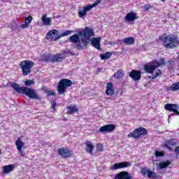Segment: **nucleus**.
<instances>
[{
  "label": "nucleus",
  "instance_id": "nucleus-19",
  "mask_svg": "<svg viewBox=\"0 0 179 179\" xmlns=\"http://www.w3.org/2000/svg\"><path fill=\"white\" fill-rule=\"evenodd\" d=\"M43 26H51V17H48L47 14H43L41 17Z\"/></svg>",
  "mask_w": 179,
  "mask_h": 179
},
{
  "label": "nucleus",
  "instance_id": "nucleus-9",
  "mask_svg": "<svg viewBox=\"0 0 179 179\" xmlns=\"http://www.w3.org/2000/svg\"><path fill=\"white\" fill-rule=\"evenodd\" d=\"M45 57V61H50V62H61L65 58L63 54H57L55 55H48Z\"/></svg>",
  "mask_w": 179,
  "mask_h": 179
},
{
  "label": "nucleus",
  "instance_id": "nucleus-36",
  "mask_svg": "<svg viewBox=\"0 0 179 179\" xmlns=\"http://www.w3.org/2000/svg\"><path fill=\"white\" fill-rule=\"evenodd\" d=\"M152 8H153V6H152L150 4H145L143 6V9L145 10V12H148V10H149V9H152Z\"/></svg>",
  "mask_w": 179,
  "mask_h": 179
},
{
  "label": "nucleus",
  "instance_id": "nucleus-48",
  "mask_svg": "<svg viewBox=\"0 0 179 179\" xmlns=\"http://www.w3.org/2000/svg\"><path fill=\"white\" fill-rule=\"evenodd\" d=\"M162 2H164V0H162Z\"/></svg>",
  "mask_w": 179,
  "mask_h": 179
},
{
  "label": "nucleus",
  "instance_id": "nucleus-35",
  "mask_svg": "<svg viewBox=\"0 0 179 179\" xmlns=\"http://www.w3.org/2000/svg\"><path fill=\"white\" fill-rule=\"evenodd\" d=\"M25 86H31V85H34V81L31 80H28L24 82Z\"/></svg>",
  "mask_w": 179,
  "mask_h": 179
},
{
  "label": "nucleus",
  "instance_id": "nucleus-21",
  "mask_svg": "<svg viewBox=\"0 0 179 179\" xmlns=\"http://www.w3.org/2000/svg\"><path fill=\"white\" fill-rule=\"evenodd\" d=\"M67 113L68 114H75V113H78V109L76 105H71L67 106Z\"/></svg>",
  "mask_w": 179,
  "mask_h": 179
},
{
  "label": "nucleus",
  "instance_id": "nucleus-10",
  "mask_svg": "<svg viewBox=\"0 0 179 179\" xmlns=\"http://www.w3.org/2000/svg\"><path fill=\"white\" fill-rule=\"evenodd\" d=\"M132 164L129 162H123L114 164L113 166L110 167V170H118L120 169H125L127 167H131Z\"/></svg>",
  "mask_w": 179,
  "mask_h": 179
},
{
  "label": "nucleus",
  "instance_id": "nucleus-27",
  "mask_svg": "<svg viewBox=\"0 0 179 179\" xmlns=\"http://www.w3.org/2000/svg\"><path fill=\"white\" fill-rule=\"evenodd\" d=\"M124 71L122 69H120L114 74V76L116 79H121V78L124 77Z\"/></svg>",
  "mask_w": 179,
  "mask_h": 179
},
{
  "label": "nucleus",
  "instance_id": "nucleus-32",
  "mask_svg": "<svg viewBox=\"0 0 179 179\" xmlns=\"http://www.w3.org/2000/svg\"><path fill=\"white\" fill-rule=\"evenodd\" d=\"M31 20H33V17H31V15H29V17L25 18L24 23H26L27 24H28V26H29V24L31 23Z\"/></svg>",
  "mask_w": 179,
  "mask_h": 179
},
{
  "label": "nucleus",
  "instance_id": "nucleus-49",
  "mask_svg": "<svg viewBox=\"0 0 179 179\" xmlns=\"http://www.w3.org/2000/svg\"><path fill=\"white\" fill-rule=\"evenodd\" d=\"M0 155H1V150H0Z\"/></svg>",
  "mask_w": 179,
  "mask_h": 179
},
{
  "label": "nucleus",
  "instance_id": "nucleus-31",
  "mask_svg": "<svg viewBox=\"0 0 179 179\" xmlns=\"http://www.w3.org/2000/svg\"><path fill=\"white\" fill-rule=\"evenodd\" d=\"M147 176L148 178H151V177H152V178H157V176H156V174H155L150 170H148V172H147Z\"/></svg>",
  "mask_w": 179,
  "mask_h": 179
},
{
  "label": "nucleus",
  "instance_id": "nucleus-33",
  "mask_svg": "<svg viewBox=\"0 0 179 179\" xmlns=\"http://www.w3.org/2000/svg\"><path fill=\"white\" fill-rule=\"evenodd\" d=\"M73 33V31H71V30H67L66 31H64V33H62L61 35H60V38L61 37H65L66 36H69V34Z\"/></svg>",
  "mask_w": 179,
  "mask_h": 179
},
{
  "label": "nucleus",
  "instance_id": "nucleus-22",
  "mask_svg": "<svg viewBox=\"0 0 179 179\" xmlns=\"http://www.w3.org/2000/svg\"><path fill=\"white\" fill-rule=\"evenodd\" d=\"M125 19L127 22H134V20H136V14L134 13H129L125 16Z\"/></svg>",
  "mask_w": 179,
  "mask_h": 179
},
{
  "label": "nucleus",
  "instance_id": "nucleus-7",
  "mask_svg": "<svg viewBox=\"0 0 179 179\" xmlns=\"http://www.w3.org/2000/svg\"><path fill=\"white\" fill-rule=\"evenodd\" d=\"M148 134V130L143 127H139L136 129L133 133L128 134V138H134V139H138L141 135H146Z\"/></svg>",
  "mask_w": 179,
  "mask_h": 179
},
{
  "label": "nucleus",
  "instance_id": "nucleus-11",
  "mask_svg": "<svg viewBox=\"0 0 179 179\" xmlns=\"http://www.w3.org/2000/svg\"><path fill=\"white\" fill-rule=\"evenodd\" d=\"M164 108L168 111H173V113H176L177 115H179V112H178L179 106L177 104H174V103L165 104Z\"/></svg>",
  "mask_w": 179,
  "mask_h": 179
},
{
  "label": "nucleus",
  "instance_id": "nucleus-16",
  "mask_svg": "<svg viewBox=\"0 0 179 179\" xmlns=\"http://www.w3.org/2000/svg\"><path fill=\"white\" fill-rule=\"evenodd\" d=\"M177 145V140L172 138L168 140L165 144L163 145L164 148H166L169 150H171V147L170 146H176Z\"/></svg>",
  "mask_w": 179,
  "mask_h": 179
},
{
  "label": "nucleus",
  "instance_id": "nucleus-24",
  "mask_svg": "<svg viewBox=\"0 0 179 179\" xmlns=\"http://www.w3.org/2000/svg\"><path fill=\"white\" fill-rule=\"evenodd\" d=\"M15 145L17 147V150L20 152V150H22V148L24 146V143L22 141L21 138H18L15 141Z\"/></svg>",
  "mask_w": 179,
  "mask_h": 179
},
{
  "label": "nucleus",
  "instance_id": "nucleus-25",
  "mask_svg": "<svg viewBox=\"0 0 179 179\" xmlns=\"http://www.w3.org/2000/svg\"><path fill=\"white\" fill-rule=\"evenodd\" d=\"M152 64L156 65L157 68H159V66H162V65H166V61L164 60V58H161L159 62L157 60H153Z\"/></svg>",
  "mask_w": 179,
  "mask_h": 179
},
{
  "label": "nucleus",
  "instance_id": "nucleus-45",
  "mask_svg": "<svg viewBox=\"0 0 179 179\" xmlns=\"http://www.w3.org/2000/svg\"><path fill=\"white\" fill-rule=\"evenodd\" d=\"M2 2H6V0H1Z\"/></svg>",
  "mask_w": 179,
  "mask_h": 179
},
{
  "label": "nucleus",
  "instance_id": "nucleus-15",
  "mask_svg": "<svg viewBox=\"0 0 179 179\" xmlns=\"http://www.w3.org/2000/svg\"><path fill=\"white\" fill-rule=\"evenodd\" d=\"M115 93V90L114 89V87L113 86V83H108L106 85V94L108 96H113Z\"/></svg>",
  "mask_w": 179,
  "mask_h": 179
},
{
  "label": "nucleus",
  "instance_id": "nucleus-39",
  "mask_svg": "<svg viewBox=\"0 0 179 179\" xmlns=\"http://www.w3.org/2000/svg\"><path fill=\"white\" fill-rule=\"evenodd\" d=\"M20 29H27V27H29V24H26V22H24V24H22L20 26Z\"/></svg>",
  "mask_w": 179,
  "mask_h": 179
},
{
  "label": "nucleus",
  "instance_id": "nucleus-29",
  "mask_svg": "<svg viewBox=\"0 0 179 179\" xmlns=\"http://www.w3.org/2000/svg\"><path fill=\"white\" fill-rule=\"evenodd\" d=\"M170 90L172 92H176L177 90H179V82L173 84L170 87Z\"/></svg>",
  "mask_w": 179,
  "mask_h": 179
},
{
  "label": "nucleus",
  "instance_id": "nucleus-30",
  "mask_svg": "<svg viewBox=\"0 0 179 179\" xmlns=\"http://www.w3.org/2000/svg\"><path fill=\"white\" fill-rule=\"evenodd\" d=\"M111 57V52H108L105 54H101L100 55V58L101 59H108Z\"/></svg>",
  "mask_w": 179,
  "mask_h": 179
},
{
  "label": "nucleus",
  "instance_id": "nucleus-47",
  "mask_svg": "<svg viewBox=\"0 0 179 179\" xmlns=\"http://www.w3.org/2000/svg\"><path fill=\"white\" fill-rule=\"evenodd\" d=\"M169 62H170L171 64H173V61H169Z\"/></svg>",
  "mask_w": 179,
  "mask_h": 179
},
{
  "label": "nucleus",
  "instance_id": "nucleus-3",
  "mask_svg": "<svg viewBox=\"0 0 179 179\" xmlns=\"http://www.w3.org/2000/svg\"><path fill=\"white\" fill-rule=\"evenodd\" d=\"M33 66H34V63L30 60H24L20 63V68H21L24 76L29 75Z\"/></svg>",
  "mask_w": 179,
  "mask_h": 179
},
{
  "label": "nucleus",
  "instance_id": "nucleus-4",
  "mask_svg": "<svg viewBox=\"0 0 179 179\" xmlns=\"http://www.w3.org/2000/svg\"><path fill=\"white\" fill-rule=\"evenodd\" d=\"M164 47L166 48H176V44H179L178 37L170 35L164 38Z\"/></svg>",
  "mask_w": 179,
  "mask_h": 179
},
{
  "label": "nucleus",
  "instance_id": "nucleus-12",
  "mask_svg": "<svg viewBox=\"0 0 179 179\" xmlns=\"http://www.w3.org/2000/svg\"><path fill=\"white\" fill-rule=\"evenodd\" d=\"M58 155L59 156H62L64 159H66L68 157H71L72 153L71 151L66 148H60L58 150Z\"/></svg>",
  "mask_w": 179,
  "mask_h": 179
},
{
  "label": "nucleus",
  "instance_id": "nucleus-28",
  "mask_svg": "<svg viewBox=\"0 0 179 179\" xmlns=\"http://www.w3.org/2000/svg\"><path fill=\"white\" fill-rule=\"evenodd\" d=\"M171 164V162L170 161H166L164 162H160L159 164V169H166L168 166H170Z\"/></svg>",
  "mask_w": 179,
  "mask_h": 179
},
{
  "label": "nucleus",
  "instance_id": "nucleus-20",
  "mask_svg": "<svg viewBox=\"0 0 179 179\" xmlns=\"http://www.w3.org/2000/svg\"><path fill=\"white\" fill-rule=\"evenodd\" d=\"M85 146H86V152L87 153H90V155H93V150L94 149V145L92 144V142L90 141H87L85 143Z\"/></svg>",
  "mask_w": 179,
  "mask_h": 179
},
{
  "label": "nucleus",
  "instance_id": "nucleus-46",
  "mask_svg": "<svg viewBox=\"0 0 179 179\" xmlns=\"http://www.w3.org/2000/svg\"><path fill=\"white\" fill-rule=\"evenodd\" d=\"M162 38H163V37H162V36H160V37H159V39L162 40Z\"/></svg>",
  "mask_w": 179,
  "mask_h": 179
},
{
  "label": "nucleus",
  "instance_id": "nucleus-5",
  "mask_svg": "<svg viewBox=\"0 0 179 179\" xmlns=\"http://www.w3.org/2000/svg\"><path fill=\"white\" fill-rule=\"evenodd\" d=\"M71 86H72V80L66 78L60 80L57 87L58 94H64L66 89Z\"/></svg>",
  "mask_w": 179,
  "mask_h": 179
},
{
  "label": "nucleus",
  "instance_id": "nucleus-8",
  "mask_svg": "<svg viewBox=\"0 0 179 179\" xmlns=\"http://www.w3.org/2000/svg\"><path fill=\"white\" fill-rule=\"evenodd\" d=\"M59 31L57 29H52L46 34V40H52L53 41H57L61 38V36L59 34Z\"/></svg>",
  "mask_w": 179,
  "mask_h": 179
},
{
  "label": "nucleus",
  "instance_id": "nucleus-44",
  "mask_svg": "<svg viewBox=\"0 0 179 179\" xmlns=\"http://www.w3.org/2000/svg\"><path fill=\"white\" fill-rule=\"evenodd\" d=\"M55 106H57V103H55V102L53 103L52 106V108L53 110H55Z\"/></svg>",
  "mask_w": 179,
  "mask_h": 179
},
{
  "label": "nucleus",
  "instance_id": "nucleus-34",
  "mask_svg": "<svg viewBox=\"0 0 179 179\" xmlns=\"http://www.w3.org/2000/svg\"><path fill=\"white\" fill-rule=\"evenodd\" d=\"M155 155L156 157H162V156H164V152H160L159 150H155Z\"/></svg>",
  "mask_w": 179,
  "mask_h": 179
},
{
  "label": "nucleus",
  "instance_id": "nucleus-41",
  "mask_svg": "<svg viewBox=\"0 0 179 179\" xmlns=\"http://www.w3.org/2000/svg\"><path fill=\"white\" fill-rule=\"evenodd\" d=\"M46 94L48 96H55V92L52 91H47Z\"/></svg>",
  "mask_w": 179,
  "mask_h": 179
},
{
  "label": "nucleus",
  "instance_id": "nucleus-43",
  "mask_svg": "<svg viewBox=\"0 0 179 179\" xmlns=\"http://www.w3.org/2000/svg\"><path fill=\"white\" fill-rule=\"evenodd\" d=\"M175 152H176V153H177V155H179V146L176 148Z\"/></svg>",
  "mask_w": 179,
  "mask_h": 179
},
{
  "label": "nucleus",
  "instance_id": "nucleus-18",
  "mask_svg": "<svg viewBox=\"0 0 179 179\" xmlns=\"http://www.w3.org/2000/svg\"><path fill=\"white\" fill-rule=\"evenodd\" d=\"M100 41H101V38H94L92 41H91V44L93 45V47H95L96 50H101V48L100 47Z\"/></svg>",
  "mask_w": 179,
  "mask_h": 179
},
{
  "label": "nucleus",
  "instance_id": "nucleus-26",
  "mask_svg": "<svg viewBox=\"0 0 179 179\" xmlns=\"http://www.w3.org/2000/svg\"><path fill=\"white\" fill-rule=\"evenodd\" d=\"M13 169H15V165L10 164L3 166V173H10V171H13Z\"/></svg>",
  "mask_w": 179,
  "mask_h": 179
},
{
  "label": "nucleus",
  "instance_id": "nucleus-13",
  "mask_svg": "<svg viewBox=\"0 0 179 179\" xmlns=\"http://www.w3.org/2000/svg\"><path fill=\"white\" fill-rule=\"evenodd\" d=\"M115 129V125L114 124H106L103 127H101L99 132H101L102 134H104V132H113Z\"/></svg>",
  "mask_w": 179,
  "mask_h": 179
},
{
  "label": "nucleus",
  "instance_id": "nucleus-6",
  "mask_svg": "<svg viewBox=\"0 0 179 179\" xmlns=\"http://www.w3.org/2000/svg\"><path fill=\"white\" fill-rule=\"evenodd\" d=\"M101 2V0H96L93 4L83 7V10L78 11L79 17H83V16H86L89 10H92L93 8H94L95 6H97V5H99Z\"/></svg>",
  "mask_w": 179,
  "mask_h": 179
},
{
  "label": "nucleus",
  "instance_id": "nucleus-40",
  "mask_svg": "<svg viewBox=\"0 0 179 179\" xmlns=\"http://www.w3.org/2000/svg\"><path fill=\"white\" fill-rule=\"evenodd\" d=\"M149 171V170L143 169L141 170V174H143V176H148V172Z\"/></svg>",
  "mask_w": 179,
  "mask_h": 179
},
{
  "label": "nucleus",
  "instance_id": "nucleus-14",
  "mask_svg": "<svg viewBox=\"0 0 179 179\" xmlns=\"http://www.w3.org/2000/svg\"><path fill=\"white\" fill-rule=\"evenodd\" d=\"M156 68H157V66L153 63H152V64H147L144 66V69L147 73H153V72L156 71Z\"/></svg>",
  "mask_w": 179,
  "mask_h": 179
},
{
  "label": "nucleus",
  "instance_id": "nucleus-37",
  "mask_svg": "<svg viewBox=\"0 0 179 179\" xmlns=\"http://www.w3.org/2000/svg\"><path fill=\"white\" fill-rule=\"evenodd\" d=\"M157 76H162V70L160 69L157 70L156 75L154 77H152V79H156Z\"/></svg>",
  "mask_w": 179,
  "mask_h": 179
},
{
  "label": "nucleus",
  "instance_id": "nucleus-2",
  "mask_svg": "<svg viewBox=\"0 0 179 179\" xmlns=\"http://www.w3.org/2000/svg\"><path fill=\"white\" fill-rule=\"evenodd\" d=\"M10 86L17 93H20V94H25V96H27V97H29V99L40 100V96H38L37 90L33 88L20 87V85L16 83H12Z\"/></svg>",
  "mask_w": 179,
  "mask_h": 179
},
{
  "label": "nucleus",
  "instance_id": "nucleus-38",
  "mask_svg": "<svg viewBox=\"0 0 179 179\" xmlns=\"http://www.w3.org/2000/svg\"><path fill=\"white\" fill-rule=\"evenodd\" d=\"M96 149H97L98 152H103V145L100 144V143H98L96 145Z\"/></svg>",
  "mask_w": 179,
  "mask_h": 179
},
{
  "label": "nucleus",
  "instance_id": "nucleus-42",
  "mask_svg": "<svg viewBox=\"0 0 179 179\" xmlns=\"http://www.w3.org/2000/svg\"><path fill=\"white\" fill-rule=\"evenodd\" d=\"M20 155L22 156V157H24V156H26V154L22 150L20 151Z\"/></svg>",
  "mask_w": 179,
  "mask_h": 179
},
{
  "label": "nucleus",
  "instance_id": "nucleus-1",
  "mask_svg": "<svg viewBox=\"0 0 179 179\" xmlns=\"http://www.w3.org/2000/svg\"><path fill=\"white\" fill-rule=\"evenodd\" d=\"M92 36H94L93 29L85 27L82 31H79L78 34L70 36L69 40L73 44H76L78 50H85L87 46L89 40Z\"/></svg>",
  "mask_w": 179,
  "mask_h": 179
},
{
  "label": "nucleus",
  "instance_id": "nucleus-23",
  "mask_svg": "<svg viewBox=\"0 0 179 179\" xmlns=\"http://www.w3.org/2000/svg\"><path fill=\"white\" fill-rule=\"evenodd\" d=\"M123 43H124V44H127V45H132L135 44V38H134V37L124 38L123 39Z\"/></svg>",
  "mask_w": 179,
  "mask_h": 179
},
{
  "label": "nucleus",
  "instance_id": "nucleus-17",
  "mask_svg": "<svg viewBox=\"0 0 179 179\" xmlns=\"http://www.w3.org/2000/svg\"><path fill=\"white\" fill-rule=\"evenodd\" d=\"M129 76L132 78L133 80H139L141 79V72L133 70L129 73Z\"/></svg>",
  "mask_w": 179,
  "mask_h": 179
}]
</instances>
